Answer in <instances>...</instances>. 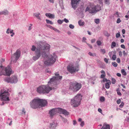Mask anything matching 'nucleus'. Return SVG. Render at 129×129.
Returning a JSON list of instances; mask_svg holds the SVG:
<instances>
[{
	"label": "nucleus",
	"instance_id": "f257e3e1",
	"mask_svg": "<svg viewBox=\"0 0 129 129\" xmlns=\"http://www.w3.org/2000/svg\"><path fill=\"white\" fill-rule=\"evenodd\" d=\"M36 44L37 46V48L35 46L32 45L31 48L32 51H35V55L33 57V60L35 61L37 60L41 55L45 58L44 63L46 65H51L54 63L57 58L56 54H54L53 55H48L46 53L50 50V45L44 41H39Z\"/></svg>",
	"mask_w": 129,
	"mask_h": 129
},
{
	"label": "nucleus",
	"instance_id": "f03ea898",
	"mask_svg": "<svg viewBox=\"0 0 129 129\" xmlns=\"http://www.w3.org/2000/svg\"><path fill=\"white\" fill-rule=\"evenodd\" d=\"M55 76L50 79L47 85H42L37 88V92L40 94L48 93L52 88H56L57 82L58 80L61 79L62 76H59L57 73H55Z\"/></svg>",
	"mask_w": 129,
	"mask_h": 129
},
{
	"label": "nucleus",
	"instance_id": "7ed1b4c3",
	"mask_svg": "<svg viewBox=\"0 0 129 129\" xmlns=\"http://www.w3.org/2000/svg\"><path fill=\"white\" fill-rule=\"evenodd\" d=\"M47 103V102L46 100L37 98L33 100L30 102L29 104L31 108L36 109L40 106L44 107L46 105Z\"/></svg>",
	"mask_w": 129,
	"mask_h": 129
},
{
	"label": "nucleus",
	"instance_id": "20e7f679",
	"mask_svg": "<svg viewBox=\"0 0 129 129\" xmlns=\"http://www.w3.org/2000/svg\"><path fill=\"white\" fill-rule=\"evenodd\" d=\"M10 94L8 90L6 88H3L0 91V100L3 102L1 104V105H3L7 103V102L10 101L9 98Z\"/></svg>",
	"mask_w": 129,
	"mask_h": 129
},
{
	"label": "nucleus",
	"instance_id": "39448f33",
	"mask_svg": "<svg viewBox=\"0 0 129 129\" xmlns=\"http://www.w3.org/2000/svg\"><path fill=\"white\" fill-rule=\"evenodd\" d=\"M57 113L63 114L65 115H68L69 114V112L65 109L61 108H53L49 111L50 117L52 118Z\"/></svg>",
	"mask_w": 129,
	"mask_h": 129
},
{
	"label": "nucleus",
	"instance_id": "423d86ee",
	"mask_svg": "<svg viewBox=\"0 0 129 129\" xmlns=\"http://www.w3.org/2000/svg\"><path fill=\"white\" fill-rule=\"evenodd\" d=\"M82 96L80 94H77L74 98L71 100V104L74 107H76L79 105L82 100Z\"/></svg>",
	"mask_w": 129,
	"mask_h": 129
},
{
	"label": "nucleus",
	"instance_id": "0eeeda50",
	"mask_svg": "<svg viewBox=\"0 0 129 129\" xmlns=\"http://www.w3.org/2000/svg\"><path fill=\"white\" fill-rule=\"evenodd\" d=\"M12 71L10 67L8 66L7 67H5L2 66H0V75H2L10 76Z\"/></svg>",
	"mask_w": 129,
	"mask_h": 129
},
{
	"label": "nucleus",
	"instance_id": "6e6552de",
	"mask_svg": "<svg viewBox=\"0 0 129 129\" xmlns=\"http://www.w3.org/2000/svg\"><path fill=\"white\" fill-rule=\"evenodd\" d=\"M82 84L76 82H71L70 83V86L69 89L74 91H77L81 88Z\"/></svg>",
	"mask_w": 129,
	"mask_h": 129
},
{
	"label": "nucleus",
	"instance_id": "1a4fd4ad",
	"mask_svg": "<svg viewBox=\"0 0 129 129\" xmlns=\"http://www.w3.org/2000/svg\"><path fill=\"white\" fill-rule=\"evenodd\" d=\"M4 80L9 83H15L18 81V78L16 76H13L10 78L8 77L5 78L4 79Z\"/></svg>",
	"mask_w": 129,
	"mask_h": 129
},
{
	"label": "nucleus",
	"instance_id": "9d476101",
	"mask_svg": "<svg viewBox=\"0 0 129 129\" xmlns=\"http://www.w3.org/2000/svg\"><path fill=\"white\" fill-rule=\"evenodd\" d=\"M20 55V52L17 50L11 57V61L15 62H16L19 58Z\"/></svg>",
	"mask_w": 129,
	"mask_h": 129
},
{
	"label": "nucleus",
	"instance_id": "9b49d317",
	"mask_svg": "<svg viewBox=\"0 0 129 129\" xmlns=\"http://www.w3.org/2000/svg\"><path fill=\"white\" fill-rule=\"evenodd\" d=\"M68 71L71 74L73 73L76 72L77 71L79 70L78 66H69L67 67Z\"/></svg>",
	"mask_w": 129,
	"mask_h": 129
},
{
	"label": "nucleus",
	"instance_id": "f8f14e48",
	"mask_svg": "<svg viewBox=\"0 0 129 129\" xmlns=\"http://www.w3.org/2000/svg\"><path fill=\"white\" fill-rule=\"evenodd\" d=\"M88 11L90 13H94L96 12L95 6L93 5H92L90 6V8L87 7L85 10V12Z\"/></svg>",
	"mask_w": 129,
	"mask_h": 129
},
{
	"label": "nucleus",
	"instance_id": "ddd939ff",
	"mask_svg": "<svg viewBox=\"0 0 129 129\" xmlns=\"http://www.w3.org/2000/svg\"><path fill=\"white\" fill-rule=\"evenodd\" d=\"M80 0H71V4L74 10L76 9L77 7V5Z\"/></svg>",
	"mask_w": 129,
	"mask_h": 129
},
{
	"label": "nucleus",
	"instance_id": "4468645a",
	"mask_svg": "<svg viewBox=\"0 0 129 129\" xmlns=\"http://www.w3.org/2000/svg\"><path fill=\"white\" fill-rule=\"evenodd\" d=\"M6 33L7 34H11V36L12 37H13L15 34L14 30L10 28H8L7 29Z\"/></svg>",
	"mask_w": 129,
	"mask_h": 129
},
{
	"label": "nucleus",
	"instance_id": "2eb2a0df",
	"mask_svg": "<svg viewBox=\"0 0 129 129\" xmlns=\"http://www.w3.org/2000/svg\"><path fill=\"white\" fill-rule=\"evenodd\" d=\"M57 125V123L54 122L50 124L49 127L50 129H56Z\"/></svg>",
	"mask_w": 129,
	"mask_h": 129
},
{
	"label": "nucleus",
	"instance_id": "dca6fc26",
	"mask_svg": "<svg viewBox=\"0 0 129 129\" xmlns=\"http://www.w3.org/2000/svg\"><path fill=\"white\" fill-rule=\"evenodd\" d=\"M9 15V12L7 10H4L0 12V15Z\"/></svg>",
	"mask_w": 129,
	"mask_h": 129
},
{
	"label": "nucleus",
	"instance_id": "f3484780",
	"mask_svg": "<svg viewBox=\"0 0 129 129\" xmlns=\"http://www.w3.org/2000/svg\"><path fill=\"white\" fill-rule=\"evenodd\" d=\"M45 15L47 17L51 18H54L55 17L54 15L51 14L50 13H46L45 14Z\"/></svg>",
	"mask_w": 129,
	"mask_h": 129
},
{
	"label": "nucleus",
	"instance_id": "a211bd4d",
	"mask_svg": "<svg viewBox=\"0 0 129 129\" xmlns=\"http://www.w3.org/2000/svg\"><path fill=\"white\" fill-rule=\"evenodd\" d=\"M40 14L39 12H38L37 13H34L33 14V15L34 16L36 17L37 19L40 20H41V19L40 16L39 15H40Z\"/></svg>",
	"mask_w": 129,
	"mask_h": 129
},
{
	"label": "nucleus",
	"instance_id": "6ab92c4d",
	"mask_svg": "<svg viewBox=\"0 0 129 129\" xmlns=\"http://www.w3.org/2000/svg\"><path fill=\"white\" fill-rule=\"evenodd\" d=\"M111 84V81L109 80H108L107 83H105V87L107 89H108L110 87V85Z\"/></svg>",
	"mask_w": 129,
	"mask_h": 129
},
{
	"label": "nucleus",
	"instance_id": "aec40b11",
	"mask_svg": "<svg viewBox=\"0 0 129 129\" xmlns=\"http://www.w3.org/2000/svg\"><path fill=\"white\" fill-rule=\"evenodd\" d=\"M101 129H110V126L109 124H104Z\"/></svg>",
	"mask_w": 129,
	"mask_h": 129
},
{
	"label": "nucleus",
	"instance_id": "412c9836",
	"mask_svg": "<svg viewBox=\"0 0 129 129\" xmlns=\"http://www.w3.org/2000/svg\"><path fill=\"white\" fill-rule=\"evenodd\" d=\"M59 4L61 8L62 9H64L63 0H59Z\"/></svg>",
	"mask_w": 129,
	"mask_h": 129
},
{
	"label": "nucleus",
	"instance_id": "4be33fe9",
	"mask_svg": "<svg viewBox=\"0 0 129 129\" xmlns=\"http://www.w3.org/2000/svg\"><path fill=\"white\" fill-rule=\"evenodd\" d=\"M12 119L11 118H8L7 120V123H8L9 125L11 126L12 125Z\"/></svg>",
	"mask_w": 129,
	"mask_h": 129
},
{
	"label": "nucleus",
	"instance_id": "5701e85b",
	"mask_svg": "<svg viewBox=\"0 0 129 129\" xmlns=\"http://www.w3.org/2000/svg\"><path fill=\"white\" fill-rule=\"evenodd\" d=\"M95 8L96 12L99 11L101 10V7L99 5H97L95 6Z\"/></svg>",
	"mask_w": 129,
	"mask_h": 129
},
{
	"label": "nucleus",
	"instance_id": "b1692460",
	"mask_svg": "<svg viewBox=\"0 0 129 129\" xmlns=\"http://www.w3.org/2000/svg\"><path fill=\"white\" fill-rule=\"evenodd\" d=\"M78 24L80 26H83L84 24V23L81 20H80L78 22Z\"/></svg>",
	"mask_w": 129,
	"mask_h": 129
},
{
	"label": "nucleus",
	"instance_id": "393cba45",
	"mask_svg": "<svg viewBox=\"0 0 129 129\" xmlns=\"http://www.w3.org/2000/svg\"><path fill=\"white\" fill-rule=\"evenodd\" d=\"M122 74L124 76H125L126 75V73L124 69H122L121 71Z\"/></svg>",
	"mask_w": 129,
	"mask_h": 129
},
{
	"label": "nucleus",
	"instance_id": "a878e982",
	"mask_svg": "<svg viewBox=\"0 0 129 129\" xmlns=\"http://www.w3.org/2000/svg\"><path fill=\"white\" fill-rule=\"evenodd\" d=\"M105 98L102 96L100 97V101L101 102H103L105 101Z\"/></svg>",
	"mask_w": 129,
	"mask_h": 129
},
{
	"label": "nucleus",
	"instance_id": "bb28decb",
	"mask_svg": "<svg viewBox=\"0 0 129 129\" xmlns=\"http://www.w3.org/2000/svg\"><path fill=\"white\" fill-rule=\"evenodd\" d=\"M46 20L47 23V24H53V23L51 21L49 20L46 19Z\"/></svg>",
	"mask_w": 129,
	"mask_h": 129
},
{
	"label": "nucleus",
	"instance_id": "cd10ccee",
	"mask_svg": "<svg viewBox=\"0 0 129 129\" xmlns=\"http://www.w3.org/2000/svg\"><path fill=\"white\" fill-rule=\"evenodd\" d=\"M100 51L101 53L103 54H104L106 52L105 49H101Z\"/></svg>",
	"mask_w": 129,
	"mask_h": 129
},
{
	"label": "nucleus",
	"instance_id": "c85d7f7f",
	"mask_svg": "<svg viewBox=\"0 0 129 129\" xmlns=\"http://www.w3.org/2000/svg\"><path fill=\"white\" fill-rule=\"evenodd\" d=\"M105 4L109 5L110 4V0H104Z\"/></svg>",
	"mask_w": 129,
	"mask_h": 129
},
{
	"label": "nucleus",
	"instance_id": "c756f323",
	"mask_svg": "<svg viewBox=\"0 0 129 129\" xmlns=\"http://www.w3.org/2000/svg\"><path fill=\"white\" fill-rule=\"evenodd\" d=\"M116 43L115 42H113L111 44V47L112 48H113L116 46Z\"/></svg>",
	"mask_w": 129,
	"mask_h": 129
},
{
	"label": "nucleus",
	"instance_id": "7c9ffc66",
	"mask_svg": "<svg viewBox=\"0 0 129 129\" xmlns=\"http://www.w3.org/2000/svg\"><path fill=\"white\" fill-rule=\"evenodd\" d=\"M112 64L114 67H116L117 66L118 64L115 62H112Z\"/></svg>",
	"mask_w": 129,
	"mask_h": 129
},
{
	"label": "nucleus",
	"instance_id": "2f4dec72",
	"mask_svg": "<svg viewBox=\"0 0 129 129\" xmlns=\"http://www.w3.org/2000/svg\"><path fill=\"white\" fill-rule=\"evenodd\" d=\"M94 22L96 23L99 24L100 23V19H95Z\"/></svg>",
	"mask_w": 129,
	"mask_h": 129
},
{
	"label": "nucleus",
	"instance_id": "473e14b6",
	"mask_svg": "<svg viewBox=\"0 0 129 129\" xmlns=\"http://www.w3.org/2000/svg\"><path fill=\"white\" fill-rule=\"evenodd\" d=\"M95 77H93L91 78L90 79V81H91V82L92 83L94 84V83L93 82H92V81H94L95 80Z\"/></svg>",
	"mask_w": 129,
	"mask_h": 129
},
{
	"label": "nucleus",
	"instance_id": "72a5a7b5",
	"mask_svg": "<svg viewBox=\"0 0 129 129\" xmlns=\"http://www.w3.org/2000/svg\"><path fill=\"white\" fill-rule=\"evenodd\" d=\"M89 55L91 56H96V54L94 53H92L90 52H89L88 53Z\"/></svg>",
	"mask_w": 129,
	"mask_h": 129
},
{
	"label": "nucleus",
	"instance_id": "f704fd0d",
	"mask_svg": "<svg viewBox=\"0 0 129 129\" xmlns=\"http://www.w3.org/2000/svg\"><path fill=\"white\" fill-rule=\"evenodd\" d=\"M116 58V56L114 54L112 57V59L113 60H115Z\"/></svg>",
	"mask_w": 129,
	"mask_h": 129
},
{
	"label": "nucleus",
	"instance_id": "c9c22d12",
	"mask_svg": "<svg viewBox=\"0 0 129 129\" xmlns=\"http://www.w3.org/2000/svg\"><path fill=\"white\" fill-rule=\"evenodd\" d=\"M96 43L98 46H100L102 44V42L100 40H98L96 41Z\"/></svg>",
	"mask_w": 129,
	"mask_h": 129
},
{
	"label": "nucleus",
	"instance_id": "e433bc0d",
	"mask_svg": "<svg viewBox=\"0 0 129 129\" xmlns=\"http://www.w3.org/2000/svg\"><path fill=\"white\" fill-rule=\"evenodd\" d=\"M57 23L60 24H62L63 22V21L62 20H61L60 19L58 20L57 21Z\"/></svg>",
	"mask_w": 129,
	"mask_h": 129
},
{
	"label": "nucleus",
	"instance_id": "4c0bfd02",
	"mask_svg": "<svg viewBox=\"0 0 129 129\" xmlns=\"http://www.w3.org/2000/svg\"><path fill=\"white\" fill-rule=\"evenodd\" d=\"M112 83V84H114L116 82V80L115 79L112 78V81H111Z\"/></svg>",
	"mask_w": 129,
	"mask_h": 129
},
{
	"label": "nucleus",
	"instance_id": "58836bf2",
	"mask_svg": "<svg viewBox=\"0 0 129 129\" xmlns=\"http://www.w3.org/2000/svg\"><path fill=\"white\" fill-rule=\"evenodd\" d=\"M30 26H28V30L29 31L32 28L31 26L33 25L32 24H29Z\"/></svg>",
	"mask_w": 129,
	"mask_h": 129
},
{
	"label": "nucleus",
	"instance_id": "ea45409f",
	"mask_svg": "<svg viewBox=\"0 0 129 129\" xmlns=\"http://www.w3.org/2000/svg\"><path fill=\"white\" fill-rule=\"evenodd\" d=\"M26 113L25 109L24 108H23L22 113V114L25 115Z\"/></svg>",
	"mask_w": 129,
	"mask_h": 129
},
{
	"label": "nucleus",
	"instance_id": "a19ab883",
	"mask_svg": "<svg viewBox=\"0 0 129 129\" xmlns=\"http://www.w3.org/2000/svg\"><path fill=\"white\" fill-rule=\"evenodd\" d=\"M69 27L72 29H73L74 28V25L72 24H70L69 25Z\"/></svg>",
	"mask_w": 129,
	"mask_h": 129
},
{
	"label": "nucleus",
	"instance_id": "79ce46f5",
	"mask_svg": "<svg viewBox=\"0 0 129 129\" xmlns=\"http://www.w3.org/2000/svg\"><path fill=\"white\" fill-rule=\"evenodd\" d=\"M46 26L47 27H49L51 29H53V28L54 27L49 25H46Z\"/></svg>",
	"mask_w": 129,
	"mask_h": 129
},
{
	"label": "nucleus",
	"instance_id": "37998d69",
	"mask_svg": "<svg viewBox=\"0 0 129 129\" xmlns=\"http://www.w3.org/2000/svg\"><path fill=\"white\" fill-rule=\"evenodd\" d=\"M117 94L118 95H121V92L119 91V90L118 89H117Z\"/></svg>",
	"mask_w": 129,
	"mask_h": 129
},
{
	"label": "nucleus",
	"instance_id": "c03bdc74",
	"mask_svg": "<svg viewBox=\"0 0 129 129\" xmlns=\"http://www.w3.org/2000/svg\"><path fill=\"white\" fill-rule=\"evenodd\" d=\"M124 105V103H123V102H122L121 103V104L119 105V107H120L121 108H122L123 107Z\"/></svg>",
	"mask_w": 129,
	"mask_h": 129
},
{
	"label": "nucleus",
	"instance_id": "a18cd8bd",
	"mask_svg": "<svg viewBox=\"0 0 129 129\" xmlns=\"http://www.w3.org/2000/svg\"><path fill=\"white\" fill-rule=\"evenodd\" d=\"M84 121H82L81 122L80 124V125L81 126L83 127L84 125Z\"/></svg>",
	"mask_w": 129,
	"mask_h": 129
},
{
	"label": "nucleus",
	"instance_id": "49530a36",
	"mask_svg": "<svg viewBox=\"0 0 129 129\" xmlns=\"http://www.w3.org/2000/svg\"><path fill=\"white\" fill-rule=\"evenodd\" d=\"M63 20V21H64L66 23L69 22V20L66 18H64Z\"/></svg>",
	"mask_w": 129,
	"mask_h": 129
},
{
	"label": "nucleus",
	"instance_id": "de8ad7c7",
	"mask_svg": "<svg viewBox=\"0 0 129 129\" xmlns=\"http://www.w3.org/2000/svg\"><path fill=\"white\" fill-rule=\"evenodd\" d=\"M120 36V34L119 33V32L118 33H117L116 35V38H118Z\"/></svg>",
	"mask_w": 129,
	"mask_h": 129
},
{
	"label": "nucleus",
	"instance_id": "09e8293b",
	"mask_svg": "<svg viewBox=\"0 0 129 129\" xmlns=\"http://www.w3.org/2000/svg\"><path fill=\"white\" fill-rule=\"evenodd\" d=\"M106 76V74H102L101 75V77L102 78H104Z\"/></svg>",
	"mask_w": 129,
	"mask_h": 129
},
{
	"label": "nucleus",
	"instance_id": "8fccbe9b",
	"mask_svg": "<svg viewBox=\"0 0 129 129\" xmlns=\"http://www.w3.org/2000/svg\"><path fill=\"white\" fill-rule=\"evenodd\" d=\"M121 22V20H120V18H118L117 19L116 22L117 23H119Z\"/></svg>",
	"mask_w": 129,
	"mask_h": 129
},
{
	"label": "nucleus",
	"instance_id": "3c124183",
	"mask_svg": "<svg viewBox=\"0 0 129 129\" xmlns=\"http://www.w3.org/2000/svg\"><path fill=\"white\" fill-rule=\"evenodd\" d=\"M119 55L121 57L122 56V52L121 51H119Z\"/></svg>",
	"mask_w": 129,
	"mask_h": 129
},
{
	"label": "nucleus",
	"instance_id": "603ef678",
	"mask_svg": "<svg viewBox=\"0 0 129 129\" xmlns=\"http://www.w3.org/2000/svg\"><path fill=\"white\" fill-rule=\"evenodd\" d=\"M104 60L106 63H108V59L106 58H105L104 59Z\"/></svg>",
	"mask_w": 129,
	"mask_h": 129
},
{
	"label": "nucleus",
	"instance_id": "864d4df0",
	"mask_svg": "<svg viewBox=\"0 0 129 129\" xmlns=\"http://www.w3.org/2000/svg\"><path fill=\"white\" fill-rule=\"evenodd\" d=\"M121 102V100L120 99H118V100L117 101V103L118 104H119Z\"/></svg>",
	"mask_w": 129,
	"mask_h": 129
},
{
	"label": "nucleus",
	"instance_id": "5fc2aeb1",
	"mask_svg": "<svg viewBox=\"0 0 129 129\" xmlns=\"http://www.w3.org/2000/svg\"><path fill=\"white\" fill-rule=\"evenodd\" d=\"M53 29L54 30V31H56L58 32H59L60 31H59V30L58 29H57L55 28H54L53 27Z\"/></svg>",
	"mask_w": 129,
	"mask_h": 129
},
{
	"label": "nucleus",
	"instance_id": "6e6d98bb",
	"mask_svg": "<svg viewBox=\"0 0 129 129\" xmlns=\"http://www.w3.org/2000/svg\"><path fill=\"white\" fill-rule=\"evenodd\" d=\"M116 61H117V62L118 63H120V59L119 58H117V60H116Z\"/></svg>",
	"mask_w": 129,
	"mask_h": 129
},
{
	"label": "nucleus",
	"instance_id": "4d7b16f0",
	"mask_svg": "<svg viewBox=\"0 0 129 129\" xmlns=\"http://www.w3.org/2000/svg\"><path fill=\"white\" fill-rule=\"evenodd\" d=\"M108 81V80H107L105 78H103V81L104 82H106V83H107V81Z\"/></svg>",
	"mask_w": 129,
	"mask_h": 129
},
{
	"label": "nucleus",
	"instance_id": "13d9d810",
	"mask_svg": "<svg viewBox=\"0 0 129 129\" xmlns=\"http://www.w3.org/2000/svg\"><path fill=\"white\" fill-rule=\"evenodd\" d=\"M98 111L100 112V113H102V110L100 109V108H99L98 109Z\"/></svg>",
	"mask_w": 129,
	"mask_h": 129
},
{
	"label": "nucleus",
	"instance_id": "bf43d9fd",
	"mask_svg": "<svg viewBox=\"0 0 129 129\" xmlns=\"http://www.w3.org/2000/svg\"><path fill=\"white\" fill-rule=\"evenodd\" d=\"M121 48H123V49H125V47L124 45L122 44L121 45Z\"/></svg>",
	"mask_w": 129,
	"mask_h": 129
},
{
	"label": "nucleus",
	"instance_id": "052dcab7",
	"mask_svg": "<svg viewBox=\"0 0 129 129\" xmlns=\"http://www.w3.org/2000/svg\"><path fill=\"white\" fill-rule=\"evenodd\" d=\"M46 72L48 73H51V72L48 69H47L46 70Z\"/></svg>",
	"mask_w": 129,
	"mask_h": 129
},
{
	"label": "nucleus",
	"instance_id": "680f3d73",
	"mask_svg": "<svg viewBox=\"0 0 129 129\" xmlns=\"http://www.w3.org/2000/svg\"><path fill=\"white\" fill-rule=\"evenodd\" d=\"M123 53L124 56H125L127 55V53L125 52V51H123Z\"/></svg>",
	"mask_w": 129,
	"mask_h": 129
},
{
	"label": "nucleus",
	"instance_id": "e2e57ef3",
	"mask_svg": "<svg viewBox=\"0 0 129 129\" xmlns=\"http://www.w3.org/2000/svg\"><path fill=\"white\" fill-rule=\"evenodd\" d=\"M122 32L123 34H124L125 33V30L124 29H122Z\"/></svg>",
	"mask_w": 129,
	"mask_h": 129
},
{
	"label": "nucleus",
	"instance_id": "0e129e2a",
	"mask_svg": "<svg viewBox=\"0 0 129 129\" xmlns=\"http://www.w3.org/2000/svg\"><path fill=\"white\" fill-rule=\"evenodd\" d=\"M86 40V38L84 37H83V38L82 41V42H85Z\"/></svg>",
	"mask_w": 129,
	"mask_h": 129
},
{
	"label": "nucleus",
	"instance_id": "69168bd1",
	"mask_svg": "<svg viewBox=\"0 0 129 129\" xmlns=\"http://www.w3.org/2000/svg\"><path fill=\"white\" fill-rule=\"evenodd\" d=\"M101 73L102 74H105V73L104 71L102 70L101 71Z\"/></svg>",
	"mask_w": 129,
	"mask_h": 129
},
{
	"label": "nucleus",
	"instance_id": "338daca9",
	"mask_svg": "<svg viewBox=\"0 0 129 129\" xmlns=\"http://www.w3.org/2000/svg\"><path fill=\"white\" fill-rule=\"evenodd\" d=\"M116 75L117 76L119 77H120L121 76V74L120 73H117L116 74Z\"/></svg>",
	"mask_w": 129,
	"mask_h": 129
},
{
	"label": "nucleus",
	"instance_id": "774afa93",
	"mask_svg": "<svg viewBox=\"0 0 129 129\" xmlns=\"http://www.w3.org/2000/svg\"><path fill=\"white\" fill-rule=\"evenodd\" d=\"M95 41V39H92L91 41V42L92 43H93Z\"/></svg>",
	"mask_w": 129,
	"mask_h": 129
}]
</instances>
